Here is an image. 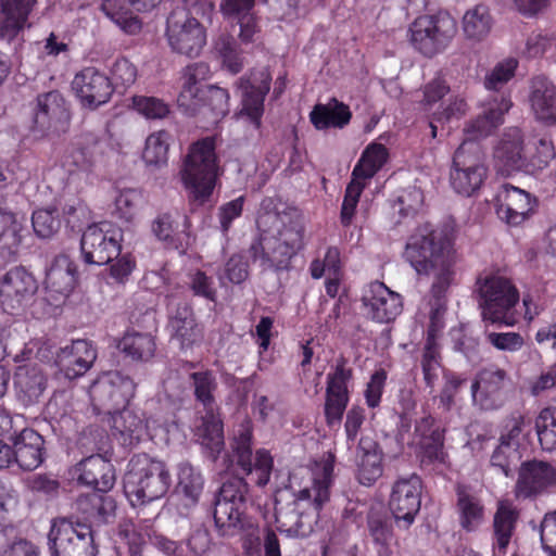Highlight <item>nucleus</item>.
<instances>
[{
    "mask_svg": "<svg viewBox=\"0 0 556 556\" xmlns=\"http://www.w3.org/2000/svg\"><path fill=\"white\" fill-rule=\"evenodd\" d=\"M258 235L249 247L254 263L263 271H283L291 260L304 248L305 224L296 207L265 212L256 219Z\"/></svg>",
    "mask_w": 556,
    "mask_h": 556,
    "instance_id": "f257e3e1",
    "label": "nucleus"
},
{
    "mask_svg": "<svg viewBox=\"0 0 556 556\" xmlns=\"http://www.w3.org/2000/svg\"><path fill=\"white\" fill-rule=\"evenodd\" d=\"M332 464H325L321 477L314 479L312 488H304L296 494L278 492L275 497L277 529L290 538L308 536L318 518V511L330 497Z\"/></svg>",
    "mask_w": 556,
    "mask_h": 556,
    "instance_id": "f03ea898",
    "label": "nucleus"
},
{
    "mask_svg": "<svg viewBox=\"0 0 556 556\" xmlns=\"http://www.w3.org/2000/svg\"><path fill=\"white\" fill-rule=\"evenodd\" d=\"M405 260L418 275L432 276V282L454 281L455 251L447 230L431 223L418 226L408 237Z\"/></svg>",
    "mask_w": 556,
    "mask_h": 556,
    "instance_id": "7ed1b4c3",
    "label": "nucleus"
},
{
    "mask_svg": "<svg viewBox=\"0 0 556 556\" xmlns=\"http://www.w3.org/2000/svg\"><path fill=\"white\" fill-rule=\"evenodd\" d=\"M170 473L164 462L147 454L130 458L123 478V489L131 506L144 505L163 497L170 485Z\"/></svg>",
    "mask_w": 556,
    "mask_h": 556,
    "instance_id": "20e7f679",
    "label": "nucleus"
},
{
    "mask_svg": "<svg viewBox=\"0 0 556 556\" xmlns=\"http://www.w3.org/2000/svg\"><path fill=\"white\" fill-rule=\"evenodd\" d=\"M181 180L190 197L203 204L212 195L218 177L215 141L211 137L194 142L180 170Z\"/></svg>",
    "mask_w": 556,
    "mask_h": 556,
    "instance_id": "39448f33",
    "label": "nucleus"
},
{
    "mask_svg": "<svg viewBox=\"0 0 556 556\" xmlns=\"http://www.w3.org/2000/svg\"><path fill=\"white\" fill-rule=\"evenodd\" d=\"M250 488L244 478L228 477L214 498V522L222 536H235L243 529Z\"/></svg>",
    "mask_w": 556,
    "mask_h": 556,
    "instance_id": "423d86ee",
    "label": "nucleus"
},
{
    "mask_svg": "<svg viewBox=\"0 0 556 556\" xmlns=\"http://www.w3.org/2000/svg\"><path fill=\"white\" fill-rule=\"evenodd\" d=\"M477 285L483 320L500 326L515 325L519 292L513 282L502 276H488L479 278Z\"/></svg>",
    "mask_w": 556,
    "mask_h": 556,
    "instance_id": "0eeeda50",
    "label": "nucleus"
},
{
    "mask_svg": "<svg viewBox=\"0 0 556 556\" xmlns=\"http://www.w3.org/2000/svg\"><path fill=\"white\" fill-rule=\"evenodd\" d=\"M51 556H97L91 525L59 517L51 522L48 533Z\"/></svg>",
    "mask_w": 556,
    "mask_h": 556,
    "instance_id": "6e6552de",
    "label": "nucleus"
},
{
    "mask_svg": "<svg viewBox=\"0 0 556 556\" xmlns=\"http://www.w3.org/2000/svg\"><path fill=\"white\" fill-rule=\"evenodd\" d=\"M410 43L428 58L442 52L457 33L455 18L446 11L418 16L409 26Z\"/></svg>",
    "mask_w": 556,
    "mask_h": 556,
    "instance_id": "1a4fd4ad",
    "label": "nucleus"
},
{
    "mask_svg": "<svg viewBox=\"0 0 556 556\" xmlns=\"http://www.w3.org/2000/svg\"><path fill=\"white\" fill-rule=\"evenodd\" d=\"M253 429L251 421L247 420L238 427L230 442L231 465L239 467L247 476L255 475L252 481L258 486H265L270 478L273 457L269 452L261 448L255 455L252 452Z\"/></svg>",
    "mask_w": 556,
    "mask_h": 556,
    "instance_id": "9d476101",
    "label": "nucleus"
},
{
    "mask_svg": "<svg viewBox=\"0 0 556 556\" xmlns=\"http://www.w3.org/2000/svg\"><path fill=\"white\" fill-rule=\"evenodd\" d=\"M485 177L481 146L473 140H464L453 156L450 173L452 188L462 195L470 197L481 187Z\"/></svg>",
    "mask_w": 556,
    "mask_h": 556,
    "instance_id": "9b49d317",
    "label": "nucleus"
},
{
    "mask_svg": "<svg viewBox=\"0 0 556 556\" xmlns=\"http://www.w3.org/2000/svg\"><path fill=\"white\" fill-rule=\"evenodd\" d=\"M135 392L134 380L119 371L104 372L89 388L94 409L109 415L126 407Z\"/></svg>",
    "mask_w": 556,
    "mask_h": 556,
    "instance_id": "f8f14e48",
    "label": "nucleus"
},
{
    "mask_svg": "<svg viewBox=\"0 0 556 556\" xmlns=\"http://www.w3.org/2000/svg\"><path fill=\"white\" fill-rule=\"evenodd\" d=\"M353 380V368L343 355L327 375L324 415L329 428L341 425L344 412L350 401L349 383Z\"/></svg>",
    "mask_w": 556,
    "mask_h": 556,
    "instance_id": "ddd939ff",
    "label": "nucleus"
},
{
    "mask_svg": "<svg viewBox=\"0 0 556 556\" xmlns=\"http://www.w3.org/2000/svg\"><path fill=\"white\" fill-rule=\"evenodd\" d=\"M122 232L110 223L89 226L80 240L81 255L87 264L106 265L121 255Z\"/></svg>",
    "mask_w": 556,
    "mask_h": 556,
    "instance_id": "4468645a",
    "label": "nucleus"
},
{
    "mask_svg": "<svg viewBox=\"0 0 556 556\" xmlns=\"http://www.w3.org/2000/svg\"><path fill=\"white\" fill-rule=\"evenodd\" d=\"M71 117L70 103L59 90L37 96L34 129L41 136L65 134L70 128Z\"/></svg>",
    "mask_w": 556,
    "mask_h": 556,
    "instance_id": "2eb2a0df",
    "label": "nucleus"
},
{
    "mask_svg": "<svg viewBox=\"0 0 556 556\" xmlns=\"http://www.w3.org/2000/svg\"><path fill=\"white\" fill-rule=\"evenodd\" d=\"M421 494L422 481L416 473L400 477L393 483L389 508L397 527L408 529L413 525L420 510Z\"/></svg>",
    "mask_w": 556,
    "mask_h": 556,
    "instance_id": "dca6fc26",
    "label": "nucleus"
},
{
    "mask_svg": "<svg viewBox=\"0 0 556 556\" xmlns=\"http://www.w3.org/2000/svg\"><path fill=\"white\" fill-rule=\"evenodd\" d=\"M510 383V377L505 369L496 366L483 368L471 384L472 400L481 409H498L507 399Z\"/></svg>",
    "mask_w": 556,
    "mask_h": 556,
    "instance_id": "f3484780",
    "label": "nucleus"
},
{
    "mask_svg": "<svg viewBox=\"0 0 556 556\" xmlns=\"http://www.w3.org/2000/svg\"><path fill=\"white\" fill-rule=\"evenodd\" d=\"M72 89L81 106L92 111L108 103L114 92L111 78L93 66L85 67L74 76Z\"/></svg>",
    "mask_w": 556,
    "mask_h": 556,
    "instance_id": "a211bd4d",
    "label": "nucleus"
},
{
    "mask_svg": "<svg viewBox=\"0 0 556 556\" xmlns=\"http://www.w3.org/2000/svg\"><path fill=\"white\" fill-rule=\"evenodd\" d=\"M271 76L266 68L252 71L249 75L240 77L237 89L241 97V115L249 117L258 128L264 113V100L270 88Z\"/></svg>",
    "mask_w": 556,
    "mask_h": 556,
    "instance_id": "6ab92c4d",
    "label": "nucleus"
},
{
    "mask_svg": "<svg viewBox=\"0 0 556 556\" xmlns=\"http://www.w3.org/2000/svg\"><path fill=\"white\" fill-rule=\"evenodd\" d=\"M362 303L365 315L377 323H390L402 311L400 294L380 281H374L368 286L362 296Z\"/></svg>",
    "mask_w": 556,
    "mask_h": 556,
    "instance_id": "aec40b11",
    "label": "nucleus"
},
{
    "mask_svg": "<svg viewBox=\"0 0 556 556\" xmlns=\"http://www.w3.org/2000/svg\"><path fill=\"white\" fill-rule=\"evenodd\" d=\"M556 484V468L547 462L527 460L520 465L515 486L517 497L529 498Z\"/></svg>",
    "mask_w": 556,
    "mask_h": 556,
    "instance_id": "412c9836",
    "label": "nucleus"
},
{
    "mask_svg": "<svg viewBox=\"0 0 556 556\" xmlns=\"http://www.w3.org/2000/svg\"><path fill=\"white\" fill-rule=\"evenodd\" d=\"M97 355V349L91 341L78 339L60 348L55 353L54 363L66 378L76 379L93 366Z\"/></svg>",
    "mask_w": 556,
    "mask_h": 556,
    "instance_id": "4be33fe9",
    "label": "nucleus"
},
{
    "mask_svg": "<svg viewBox=\"0 0 556 556\" xmlns=\"http://www.w3.org/2000/svg\"><path fill=\"white\" fill-rule=\"evenodd\" d=\"M137 12L146 13L155 9L162 0H127ZM100 10L125 34L137 35L142 29V21L126 8L125 0H102Z\"/></svg>",
    "mask_w": 556,
    "mask_h": 556,
    "instance_id": "5701e85b",
    "label": "nucleus"
},
{
    "mask_svg": "<svg viewBox=\"0 0 556 556\" xmlns=\"http://www.w3.org/2000/svg\"><path fill=\"white\" fill-rule=\"evenodd\" d=\"M38 289L35 277L22 266L7 271L0 279V302L14 309L31 299Z\"/></svg>",
    "mask_w": 556,
    "mask_h": 556,
    "instance_id": "b1692460",
    "label": "nucleus"
},
{
    "mask_svg": "<svg viewBox=\"0 0 556 556\" xmlns=\"http://www.w3.org/2000/svg\"><path fill=\"white\" fill-rule=\"evenodd\" d=\"M74 471L79 484L101 493H108L116 481L113 464L100 454L81 459L75 465Z\"/></svg>",
    "mask_w": 556,
    "mask_h": 556,
    "instance_id": "393cba45",
    "label": "nucleus"
},
{
    "mask_svg": "<svg viewBox=\"0 0 556 556\" xmlns=\"http://www.w3.org/2000/svg\"><path fill=\"white\" fill-rule=\"evenodd\" d=\"M383 451L378 441L364 434L356 447V478L362 485L371 486L383 473Z\"/></svg>",
    "mask_w": 556,
    "mask_h": 556,
    "instance_id": "a878e982",
    "label": "nucleus"
},
{
    "mask_svg": "<svg viewBox=\"0 0 556 556\" xmlns=\"http://www.w3.org/2000/svg\"><path fill=\"white\" fill-rule=\"evenodd\" d=\"M510 106L511 102L504 93L494 94L483 104L482 112L467 124L465 131L468 138L466 140L478 142V139L489 136L503 124L504 115Z\"/></svg>",
    "mask_w": 556,
    "mask_h": 556,
    "instance_id": "bb28decb",
    "label": "nucleus"
},
{
    "mask_svg": "<svg viewBox=\"0 0 556 556\" xmlns=\"http://www.w3.org/2000/svg\"><path fill=\"white\" fill-rule=\"evenodd\" d=\"M15 453V463L23 470L31 471L38 468L46 455L43 437L30 428H24L18 433L10 434L8 438Z\"/></svg>",
    "mask_w": 556,
    "mask_h": 556,
    "instance_id": "cd10ccee",
    "label": "nucleus"
},
{
    "mask_svg": "<svg viewBox=\"0 0 556 556\" xmlns=\"http://www.w3.org/2000/svg\"><path fill=\"white\" fill-rule=\"evenodd\" d=\"M495 165L503 175L528 174V157L523 154V140L519 130L505 134L494 151Z\"/></svg>",
    "mask_w": 556,
    "mask_h": 556,
    "instance_id": "c85d7f7f",
    "label": "nucleus"
},
{
    "mask_svg": "<svg viewBox=\"0 0 556 556\" xmlns=\"http://www.w3.org/2000/svg\"><path fill=\"white\" fill-rule=\"evenodd\" d=\"M77 282V267L66 255L55 257L46 274V290L54 302L68 298Z\"/></svg>",
    "mask_w": 556,
    "mask_h": 556,
    "instance_id": "c756f323",
    "label": "nucleus"
},
{
    "mask_svg": "<svg viewBox=\"0 0 556 556\" xmlns=\"http://www.w3.org/2000/svg\"><path fill=\"white\" fill-rule=\"evenodd\" d=\"M532 211L531 198L528 192L511 185H504L497 194L498 217L508 225H520Z\"/></svg>",
    "mask_w": 556,
    "mask_h": 556,
    "instance_id": "7c9ffc66",
    "label": "nucleus"
},
{
    "mask_svg": "<svg viewBox=\"0 0 556 556\" xmlns=\"http://www.w3.org/2000/svg\"><path fill=\"white\" fill-rule=\"evenodd\" d=\"M47 388V378L36 366H20L14 375L16 400L24 406L30 407L40 402Z\"/></svg>",
    "mask_w": 556,
    "mask_h": 556,
    "instance_id": "2f4dec72",
    "label": "nucleus"
},
{
    "mask_svg": "<svg viewBox=\"0 0 556 556\" xmlns=\"http://www.w3.org/2000/svg\"><path fill=\"white\" fill-rule=\"evenodd\" d=\"M211 74L210 66L205 62H195L185 67L182 74V87L177 98V103L185 114L193 116L194 110L199 105L197 94L200 93L204 87L199 84L208 78Z\"/></svg>",
    "mask_w": 556,
    "mask_h": 556,
    "instance_id": "473e14b6",
    "label": "nucleus"
},
{
    "mask_svg": "<svg viewBox=\"0 0 556 556\" xmlns=\"http://www.w3.org/2000/svg\"><path fill=\"white\" fill-rule=\"evenodd\" d=\"M37 0H1L0 40L12 41L25 26Z\"/></svg>",
    "mask_w": 556,
    "mask_h": 556,
    "instance_id": "72a5a7b5",
    "label": "nucleus"
},
{
    "mask_svg": "<svg viewBox=\"0 0 556 556\" xmlns=\"http://www.w3.org/2000/svg\"><path fill=\"white\" fill-rule=\"evenodd\" d=\"M456 511L459 525L466 531H473L482 522L484 507L472 486L457 483L455 485Z\"/></svg>",
    "mask_w": 556,
    "mask_h": 556,
    "instance_id": "f704fd0d",
    "label": "nucleus"
},
{
    "mask_svg": "<svg viewBox=\"0 0 556 556\" xmlns=\"http://www.w3.org/2000/svg\"><path fill=\"white\" fill-rule=\"evenodd\" d=\"M519 513L509 505H498L493 517V556H505L516 531Z\"/></svg>",
    "mask_w": 556,
    "mask_h": 556,
    "instance_id": "c9c22d12",
    "label": "nucleus"
},
{
    "mask_svg": "<svg viewBox=\"0 0 556 556\" xmlns=\"http://www.w3.org/2000/svg\"><path fill=\"white\" fill-rule=\"evenodd\" d=\"M77 510L97 526L109 523L115 516L116 502L106 493L81 494L76 500Z\"/></svg>",
    "mask_w": 556,
    "mask_h": 556,
    "instance_id": "e433bc0d",
    "label": "nucleus"
},
{
    "mask_svg": "<svg viewBox=\"0 0 556 556\" xmlns=\"http://www.w3.org/2000/svg\"><path fill=\"white\" fill-rule=\"evenodd\" d=\"M531 104L539 119L556 123V87L547 78L533 79Z\"/></svg>",
    "mask_w": 556,
    "mask_h": 556,
    "instance_id": "4c0bfd02",
    "label": "nucleus"
},
{
    "mask_svg": "<svg viewBox=\"0 0 556 556\" xmlns=\"http://www.w3.org/2000/svg\"><path fill=\"white\" fill-rule=\"evenodd\" d=\"M454 281L432 282L430 288L429 327L426 342H437L439 332L444 328V315L447 309V291Z\"/></svg>",
    "mask_w": 556,
    "mask_h": 556,
    "instance_id": "58836bf2",
    "label": "nucleus"
},
{
    "mask_svg": "<svg viewBox=\"0 0 556 556\" xmlns=\"http://www.w3.org/2000/svg\"><path fill=\"white\" fill-rule=\"evenodd\" d=\"M352 117L350 108L332 98L328 104H317L309 114L312 124L316 129L323 130L329 127L343 128Z\"/></svg>",
    "mask_w": 556,
    "mask_h": 556,
    "instance_id": "ea45409f",
    "label": "nucleus"
},
{
    "mask_svg": "<svg viewBox=\"0 0 556 556\" xmlns=\"http://www.w3.org/2000/svg\"><path fill=\"white\" fill-rule=\"evenodd\" d=\"M111 416L113 434L119 437L123 445L131 446L139 443L146 430V425L137 413L124 407L111 414Z\"/></svg>",
    "mask_w": 556,
    "mask_h": 556,
    "instance_id": "a19ab883",
    "label": "nucleus"
},
{
    "mask_svg": "<svg viewBox=\"0 0 556 556\" xmlns=\"http://www.w3.org/2000/svg\"><path fill=\"white\" fill-rule=\"evenodd\" d=\"M118 349L132 361L148 362L155 354L156 343L152 334L132 330L124 334Z\"/></svg>",
    "mask_w": 556,
    "mask_h": 556,
    "instance_id": "79ce46f5",
    "label": "nucleus"
},
{
    "mask_svg": "<svg viewBox=\"0 0 556 556\" xmlns=\"http://www.w3.org/2000/svg\"><path fill=\"white\" fill-rule=\"evenodd\" d=\"M177 477V494L184 497L186 506L197 505L204 485V479L201 472L190 463L182 462L178 465Z\"/></svg>",
    "mask_w": 556,
    "mask_h": 556,
    "instance_id": "37998d69",
    "label": "nucleus"
},
{
    "mask_svg": "<svg viewBox=\"0 0 556 556\" xmlns=\"http://www.w3.org/2000/svg\"><path fill=\"white\" fill-rule=\"evenodd\" d=\"M466 39L480 42L490 34L493 18L490 10L484 4H477L466 11L462 21Z\"/></svg>",
    "mask_w": 556,
    "mask_h": 556,
    "instance_id": "c03bdc74",
    "label": "nucleus"
},
{
    "mask_svg": "<svg viewBox=\"0 0 556 556\" xmlns=\"http://www.w3.org/2000/svg\"><path fill=\"white\" fill-rule=\"evenodd\" d=\"M388 156V149L382 143H370L353 168L352 177L357 180L370 179L384 165Z\"/></svg>",
    "mask_w": 556,
    "mask_h": 556,
    "instance_id": "a18cd8bd",
    "label": "nucleus"
},
{
    "mask_svg": "<svg viewBox=\"0 0 556 556\" xmlns=\"http://www.w3.org/2000/svg\"><path fill=\"white\" fill-rule=\"evenodd\" d=\"M169 328L182 349L190 348L198 340V329L193 313L187 305L179 307L170 318Z\"/></svg>",
    "mask_w": 556,
    "mask_h": 556,
    "instance_id": "49530a36",
    "label": "nucleus"
},
{
    "mask_svg": "<svg viewBox=\"0 0 556 556\" xmlns=\"http://www.w3.org/2000/svg\"><path fill=\"white\" fill-rule=\"evenodd\" d=\"M197 98L200 101L194 115L203 109H207L216 118L224 117L229 112V93L224 88L213 85L204 86Z\"/></svg>",
    "mask_w": 556,
    "mask_h": 556,
    "instance_id": "de8ad7c7",
    "label": "nucleus"
},
{
    "mask_svg": "<svg viewBox=\"0 0 556 556\" xmlns=\"http://www.w3.org/2000/svg\"><path fill=\"white\" fill-rule=\"evenodd\" d=\"M200 439L206 457L216 462L225 446L223 422L213 416L206 417L203 421Z\"/></svg>",
    "mask_w": 556,
    "mask_h": 556,
    "instance_id": "09e8293b",
    "label": "nucleus"
},
{
    "mask_svg": "<svg viewBox=\"0 0 556 556\" xmlns=\"http://www.w3.org/2000/svg\"><path fill=\"white\" fill-rule=\"evenodd\" d=\"M170 136L166 130L151 134L142 152V160L148 166L161 167L167 164Z\"/></svg>",
    "mask_w": 556,
    "mask_h": 556,
    "instance_id": "8fccbe9b",
    "label": "nucleus"
},
{
    "mask_svg": "<svg viewBox=\"0 0 556 556\" xmlns=\"http://www.w3.org/2000/svg\"><path fill=\"white\" fill-rule=\"evenodd\" d=\"M22 225L16 215L8 210L0 208V250L9 254L16 252L22 242Z\"/></svg>",
    "mask_w": 556,
    "mask_h": 556,
    "instance_id": "3c124183",
    "label": "nucleus"
},
{
    "mask_svg": "<svg viewBox=\"0 0 556 556\" xmlns=\"http://www.w3.org/2000/svg\"><path fill=\"white\" fill-rule=\"evenodd\" d=\"M194 397L205 409H212L215 404L214 392L217 389V381L212 370L205 369L190 374Z\"/></svg>",
    "mask_w": 556,
    "mask_h": 556,
    "instance_id": "603ef678",
    "label": "nucleus"
},
{
    "mask_svg": "<svg viewBox=\"0 0 556 556\" xmlns=\"http://www.w3.org/2000/svg\"><path fill=\"white\" fill-rule=\"evenodd\" d=\"M420 367L422 370L424 381L430 393L434 390L439 379V371L443 368L442 356L437 342H426L422 349Z\"/></svg>",
    "mask_w": 556,
    "mask_h": 556,
    "instance_id": "864d4df0",
    "label": "nucleus"
},
{
    "mask_svg": "<svg viewBox=\"0 0 556 556\" xmlns=\"http://www.w3.org/2000/svg\"><path fill=\"white\" fill-rule=\"evenodd\" d=\"M535 430L544 451H556V410L544 408L535 419Z\"/></svg>",
    "mask_w": 556,
    "mask_h": 556,
    "instance_id": "5fc2aeb1",
    "label": "nucleus"
},
{
    "mask_svg": "<svg viewBox=\"0 0 556 556\" xmlns=\"http://www.w3.org/2000/svg\"><path fill=\"white\" fill-rule=\"evenodd\" d=\"M31 224L35 233L42 239L53 237L61 228V219L55 207L36 210L31 216Z\"/></svg>",
    "mask_w": 556,
    "mask_h": 556,
    "instance_id": "6e6d98bb",
    "label": "nucleus"
},
{
    "mask_svg": "<svg viewBox=\"0 0 556 556\" xmlns=\"http://www.w3.org/2000/svg\"><path fill=\"white\" fill-rule=\"evenodd\" d=\"M215 49L232 74H237L242 70L243 59L239 46L232 36L222 34L215 42Z\"/></svg>",
    "mask_w": 556,
    "mask_h": 556,
    "instance_id": "4d7b16f0",
    "label": "nucleus"
},
{
    "mask_svg": "<svg viewBox=\"0 0 556 556\" xmlns=\"http://www.w3.org/2000/svg\"><path fill=\"white\" fill-rule=\"evenodd\" d=\"M186 285L194 296H200L211 302H215L217 299V290L213 278L200 269L190 271L187 275Z\"/></svg>",
    "mask_w": 556,
    "mask_h": 556,
    "instance_id": "13d9d810",
    "label": "nucleus"
},
{
    "mask_svg": "<svg viewBox=\"0 0 556 556\" xmlns=\"http://www.w3.org/2000/svg\"><path fill=\"white\" fill-rule=\"evenodd\" d=\"M556 156L552 140L541 138L534 146V152L528 157V174H535L548 166Z\"/></svg>",
    "mask_w": 556,
    "mask_h": 556,
    "instance_id": "bf43d9fd",
    "label": "nucleus"
},
{
    "mask_svg": "<svg viewBox=\"0 0 556 556\" xmlns=\"http://www.w3.org/2000/svg\"><path fill=\"white\" fill-rule=\"evenodd\" d=\"M142 202V194L136 189H124L115 198V214L118 218L130 222Z\"/></svg>",
    "mask_w": 556,
    "mask_h": 556,
    "instance_id": "052dcab7",
    "label": "nucleus"
},
{
    "mask_svg": "<svg viewBox=\"0 0 556 556\" xmlns=\"http://www.w3.org/2000/svg\"><path fill=\"white\" fill-rule=\"evenodd\" d=\"M364 188L365 185L353 177L348 184L340 213V220L344 227L352 224L356 206Z\"/></svg>",
    "mask_w": 556,
    "mask_h": 556,
    "instance_id": "680f3d73",
    "label": "nucleus"
},
{
    "mask_svg": "<svg viewBox=\"0 0 556 556\" xmlns=\"http://www.w3.org/2000/svg\"><path fill=\"white\" fill-rule=\"evenodd\" d=\"M132 104L140 114L150 119L164 118L170 112L169 105L155 97L137 96L134 97Z\"/></svg>",
    "mask_w": 556,
    "mask_h": 556,
    "instance_id": "e2e57ef3",
    "label": "nucleus"
},
{
    "mask_svg": "<svg viewBox=\"0 0 556 556\" xmlns=\"http://www.w3.org/2000/svg\"><path fill=\"white\" fill-rule=\"evenodd\" d=\"M369 534L374 542L380 546H388L393 538L392 525L390 520L379 514L370 513L367 518Z\"/></svg>",
    "mask_w": 556,
    "mask_h": 556,
    "instance_id": "0e129e2a",
    "label": "nucleus"
},
{
    "mask_svg": "<svg viewBox=\"0 0 556 556\" xmlns=\"http://www.w3.org/2000/svg\"><path fill=\"white\" fill-rule=\"evenodd\" d=\"M521 458L519 448L513 447L508 443L500 442L491 456V464L498 467L506 477L511 475V465Z\"/></svg>",
    "mask_w": 556,
    "mask_h": 556,
    "instance_id": "69168bd1",
    "label": "nucleus"
},
{
    "mask_svg": "<svg viewBox=\"0 0 556 556\" xmlns=\"http://www.w3.org/2000/svg\"><path fill=\"white\" fill-rule=\"evenodd\" d=\"M444 433L445 430H442L440 432H434V435L419 440L424 458L428 459L430 463H445L446 453L444 452Z\"/></svg>",
    "mask_w": 556,
    "mask_h": 556,
    "instance_id": "338daca9",
    "label": "nucleus"
},
{
    "mask_svg": "<svg viewBox=\"0 0 556 556\" xmlns=\"http://www.w3.org/2000/svg\"><path fill=\"white\" fill-rule=\"evenodd\" d=\"M111 75L113 87L127 88L136 81L137 68L128 59L118 58L112 65Z\"/></svg>",
    "mask_w": 556,
    "mask_h": 556,
    "instance_id": "774afa93",
    "label": "nucleus"
}]
</instances>
